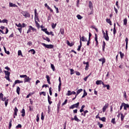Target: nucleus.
I'll list each match as a JSON object with an SVG mask.
<instances>
[{"label": "nucleus", "instance_id": "5", "mask_svg": "<svg viewBox=\"0 0 129 129\" xmlns=\"http://www.w3.org/2000/svg\"><path fill=\"white\" fill-rule=\"evenodd\" d=\"M80 42H81V41H82V42H87V38H85L84 36L81 37V36H80Z\"/></svg>", "mask_w": 129, "mask_h": 129}, {"label": "nucleus", "instance_id": "48", "mask_svg": "<svg viewBox=\"0 0 129 129\" xmlns=\"http://www.w3.org/2000/svg\"><path fill=\"white\" fill-rule=\"evenodd\" d=\"M77 18H78V20H81V19H82V17L80 15H78Z\"/></svg>", "mask_w": 129, "mask_h": 129}, {"label": "nucleus", "instance_id": "27", "mask_svg": "<svg viewBox=\"0 0 129 129\" xmlns=\"http://www.w3.org/2000/svg\"><path fill=\"white\" fill-rule=\"evenodd\" d=\"M126 24H127V20L126 18H125L123 20V25H124L125 26H126Z\"/></svg>", "mask_w": 129, "mask_h": 129}, {"label": "nucleus", "instance_id": "14", "mask_svg": "<svg viewBox=\"0 0 129 129\" xmlns=\"http://www.w3.org/2000/svg\"><path fill=\"white\" fill-rule=\"evenodd\" d=\"M9 6L11 8H16L18 7V6L16 5V4H14L12 3H9Z\"/></svg>", "mask_w": 129, "mask_h": 129}, {"label": "nucleus", "instance_id": "42", "mask_svg": "<svg viewBox=\"0 0 129 129\" xmlns=\"http://www.w3.org/2000/svg\"><path fill=\"white\" fill-rule=\"evenodd\" d=\"M51 68L52 69L53 71H55V67L54 66V64H51Z\"/></svg>", "mask_w": 129, "mask_h": 129}, {"label": "nucleus", "instance_id": "38", "mask_svg": "<svg viewBox=\"0 0 129 129\" xmlns=\"http://www.w3.org/2000/svg\"><path fill=\"white\" fill-rule=\"evenodd\" d=\"M99 119H100V120H102V121H105V119L106 118H105V117H103L102 118H100V117H99Z\"/></svg>", "mask_w": 129, "mask_h": 129}, {"label": "nucleus", "instance_id": "39", "mask_svg": "<svg viewBox=\"0 0 129 129\" xmlns=\"http://www.w3.org/2000/svg\"><path fill=\"white\" fill-rule=\"evenodd\" d=\"M8 102H9V99H8L7 100H5V104L6 107H7V106H8Z\"/></svg>", "mask_w": 129, "mask_h": 129}, {"label": "nucleus", "instance_id": "43", "mask_svg": "<svg viewBox=\"0 0 129 129\" xmlns=\"http://www.w3.org/2000/svg\"><path fill=\"white\" fill-rule=\"evenodd\" d=\"M111 122L112 123H113V124H115V118H112L111 120Z\"/></svg>", "mask_w": 129, "mask_h": 129}, {"label": "nucleus", "instance_id": "61", "mask_svg": "<svg viewBox=\"0 0 129 129\" xmlns=\"http://www.w3.org/2000/svg\"><path fill=\"white\" fill-rule=\"evenodd\" d=\"M5 78L7 79V80L10 81V76L5 77Z\"/></svg>", "mask_w": 129, "mask_h": 129}, {"label": "nucleus", "instance_id": "55", "mask_svg": "<svg viewBox=\"0 0 129 129\" xmlns=\"http://www.w3.org/2000/svg\"><path fill=\"white\" fill-rule=\"evenodd\" d=\"M125 41L126 42V44H127L128 43V39L127 37L125 38Z\"/></svg>", "mask_w": 129, "mask_h": 129}, {"label": "nucleus", "instance_id": "33", "mask_svg": "<svg viewBox=\"0 0 129 129\" xmlns=\"http://www.w3.org/2000/svg\"><path fill=\"white\" fill-rule=\"evenodd\" d=\"M29 28H30V30H32V31H33V32H35L36 31V29H35L34 28L32 27V26H29Z\"/></svg>", "mask_w": 129, "mask_h": 129}, {"label": "nucleus", "instance_id": "36", "mask_svg": "<svg viewBox=\"0 0 129 129\" xmlns=\"http://www.w3.org/2000/svg\"><path fill=\"white\" fill-rule=\"evenodd\" d=\"M60 34H61V35H64V29L60 28Z\"/></svg>", "mask_w": 129, "mask_h": 129}, {"label": "nucleus", "instance_id": "37", "mask_svg": "<svg viewBox=\"0 0 129 129\" xmlns=\"http://www.w3.org/2000/svg\"><path fill=\"white\" fill-rule=\"evenodd\" d=\"M12 121H13V120L10 119V121L9 122V128H11V127H12Z\"/></svg>", "mask_w": 129, "mask_h": 129}, {"label": "nucleus", "instance_id": "52", "mask_svg": "<svg viewBox=\"0 0 129 129\" xmlns=\"http://www.w3.org/2000/svg\"><path fill=\"white\" fill-rule=\"evenodd\" d=\"M35 24L36 25V26L39 28V27H40V25L39 24V23H38V22H37L36 21H35Z\"/></svg>", "mask_w": 129, "mask_h": 129}, {"label": "nucleus", "instance_id": "34", "mask_svg": "<svg viewBox=\"0 0 129 129\" xmlns=\"http://www.w3.org/2000/svg\"><path fill=\"white\" fill-rule=\"evenodd\" d=\"M18 56H22L23 57V54H22V51L21 50H18Z\"/></svg>", "mask_w": 129, "mask_h": 129}, {"label": "nucleus", "instance_id": "32", "mask_svg": "<svg viewBox=\"0 0 129 129\" xmlns=\"http://www.w3.org/2000/svg\"><path fill=\"white\" fill-rule=\"evenodd\" d=\"M91 75V74H90L88 76H86L84 78V81H87V79H88V77H90V76Z\"/></svg>", "mask_w": 129, "mask_h": 129}, {"label": "nucleus", "instance_id": "17", "mask_svg": "<svg viewBox=\"0 0 129 129\" xmlns=\"http://www.w3.org/2000/svg\"><path fill=\"white\" fill-rule=\"evenodd\" d=\"M74 120H76V121H77L78 122H80V121H81V120L77 117V116L76 115L74 116Z\"/></svg>", "mask_w": 129, "mask_h": 129}, {"label": "nucleus", "instance_id": "59", "mask_svg": "<svg viewBox=\"0 0 129 129\" xmlns=\"http://www.w3.org/2000/svg\"><path fill=\"white\" fill-rule=\"evenodd\" d=\"M74 45V43L72 42L70 43L69 46H70V47H72V46H73Z\"/></svg>", "mask_w": 129, "mask_h": 129}, {"label": "nucleus", "instance_id": "29", "mask_svg": "<svg viewBox=\"0 0 129 129\" xmlns=\"http://www.w3.org/2000/svg\"><path fill=\"white\" fill-rule=\"evenodd\" d=\"M67 95L68 96H70V95H72V92H71V91H68Z\"/></svg>", "mask_w": 129, "mask_h": 129}, {"label": "nucleus", "instance_id": "45", "mask_svg": "<svg viewBox=\"0 0 129 129\" xmlns=\"http://www.w3.org/2000/svg\"><path fill=\"white\" fill-rule=\"evenodd\" d=\"M16 26L18 28H22V24L21 23H19V24H16Z\"/></svg>", "mask_w": 129, "mask_h": 129}, {"label": "nucleus", "instance_id": "47", "mask_svg": "<svg viewBox=\"0 0 129 129\" xmlns=\"http://www.w3.org/2000/svg\"><path fill=\"white\" fill-rule=\"evenodd\" d=\"M8 21L7 19H4L2 20V23H6L7 24H8Z\"/></svg>", "mask_w": 129, "mask_h": 129}, {"label": "nucleus", "instance_id": "63", "mask_svg": "<svg viewBox=\"0 0 129 129\" xmlns=\"http://www.w3.org/2000/svg\"><path fill=\"white\" fill-rule=\"evenodd\" d=\"M106 86V87H107V89L108 90H109V88H110L109 85H107Z\"/></svg>", "mask_w": 129, "mask_h": 129}, {"label": "nucleus", "instance_id": "64", "mask_svg": "<svg viewBox=\"0 0 129 129\" xmlns=\"http://www.w3.org/2000/svg\"><path fill=\"white\" fill-rule=\"evenodd\" d=\"M46 40L47 42H50V38L49 37H46Z\"/></svg>", "mask_w": 129, "mask_h": 129}, {"label": "nucleus", "instance_id": "40", "mask_svg": "<svg viewBox=\"0 0 129 129\" xmlns=\"http://www.w3.org/2000/svg\"><path fill=\"white\" fill-rule=\"evenodd\" d=\"M20 78H26L27 77L26 75H21L20 76Z\"/></svg>", "mask_w": 129, "mask_h": 129}, {"label": "nucleus", "instance_id": "6", "mask_svg": "<svg viewBox=\"0 0 129 129\" xmlns=\"http://www.w3.org/2000/svg\"><path fill=\"white\" fill-rule=\"evenodd\" d=\"M108 103L105 104V105L103 107L102 110L103 112H105V110H106V109L108 108Z\"/></svg>", "mask_w": 129, "mask_h": 129}, {"label": "nucleus", "instance_id": "4", "mask_svg": "<svg viewBox=\"0 0 129 129\" xmlns=\"http://www.w3.org/2000/svg\"><path fill=\"white\" fill-rule=\"evenodd\" d=\"M22 14L25 18H29L30 17V14L27 12H22Z\"/></svg>", "mask_w": 129, "mask_h": 129}, {"label": "nucleus", "instance_id": "11", "mask_svg": "<svg viewBox=\"0 0 129 129\" xmlns=\"http://www.w3.org/2000/svg\"><path fill=\"white\" fill-rule=\"evenodd\" d=\"M123 105L124 110H126L127 109L126 108H128L129 107V105L127 104H125V103H123Z\"/></svg>", "mask_w": 129, "mask_h": 129}, {"label": "nucleus", "instance_id": "7", "mask_svg": "<svg viewBox=\"0 0 129 129\" xmlns=\"http://www.w3.org/2000/svg\"><path fill=\"white\" fill-rule=\"evenodd\" d=\"M58 81L59 82V85H58V91H60V90H61V85H62V82H61V78L60 77H59Z\"/></svg>", "mask_w": 129, "mask_h": 129}, {"label": "nucleus", "instance_id": "31", "mask_svg": "<svg viewBox=\"0 0 129 129\" xmlns=\"http://www.w3.org/2000/svg\"><path fill=\"white\" fill-rule=\"evenodd\" d=\"M4 72L7 76H10V73L9 71H5Z\"/></svg>", "mask_w": 129, "mask_h": 129}, {"label": "nucleus", "instance_id": "20", "mask_svg": "<svg viewBox=\"0 0 129 129\" xmlns=\"http://www.w3.org/2000/svg\"><path fill=\"white\" fill-rule=\"evenodd\" d=\"M106 22H107L108 24H109L110 26H112V23H111V21H110V19H107L106 20Z\"/></svg>", "mask_w": 129, "mask_h": 129}, {"label": "nucleus", "instance_id": "23", "mask_svg": "<svg viewBox=\"0 0 129 129\" xmlns=\"http://www.w3.org/2000/svg\"><path fill=\"white\" fill-rule=\"evenodd\" d=\"M86 95H87V93L86 92L85 90H84V94L82 97V98H83V97H85V96H86Z\"/></svg>", "mask_w": 129, "mask_h": 129}, {"label": "nucleus", "instance_id": "60", "mask_svg": "<svg viewBox=\"0 0 129 129\" xmlns=\"http://www.w3.org/2000/svg\"><path fill=\"white\" fill-rule=\"evenodd\" d=\"M27 45H28V46H31L32 45V42L29 41L27 43Z\"/></svg>", "mask_w": 129, "mask_h": 129}, {"label": "nucleus", "instance_id": "21", "mask_svg": "<svg viewBox=\"0 0 129 129\" xmlns=\"http://www.w3.org/2000/svg\"><path fill=\"white\" fill-rule=\"evenodd\" d=\"M82 46V42L80 41V45H79L77 50L80 51V49H81Z\"/></svg>", "mask_w": 129, "mask_h": 129}, {"label": "nucleus", "instance_id": "56", "mask_svg": "<svg viewBox=\"0 0 129 129\" xmlns=\"http://www.w3.org/2000/svg\"><path fill=\"white\" fill-rule=\"evenodd\" d=\"M122 107H123V103H122V104L120 107V110H121L122 109Z\"/></svg>", "mask_w": 129, "mask_h": 129}, {"label": "nucleus", "instance_id": "51", "mask_svg": "<svg viewBox=\"0 0 129 129\" xmlns=\"http://www.w3.org/2000/svg\"><path fill=\"white\" fill-rule=\"evenodd\" d=\"M16 128H19L22 127V125L21 124H18L17 126H16Z\"/></svg>", "mask_w": 129, "mask_h": 129}, {"label": "nucleus", "instance_id": "18", "mask_svg": "<svg viewBox=\"0 0 129 129\" xmlns=\"http://www.w3.org/2000/svg\"><path fill=\"white\" fill-rule=\"evenodd\" d=\"M20 91H21V88L20 87H17L16 92L18 95H20Z\"/></svg>", "mask_w": 129, "mask_h": 129}, {"label": "nucleus", "instance_id": "2", "mask_svg": "<svg viewBox=\"0 0 129 129\" xmlns=\"http://www.w3.org/2000/svg\"><path fill=\"white\" fill-rule=\"evenodd\" d=\"M104 38L106 40V41L109 40V37H108V33L107 30L106 31V33L105 32H104Z\"/></svg>", "mask_w": 129, "mask_h": 129}, {"label": "nucleus", "instance_id": "44", "mask_svg": "<svg viewBox=\"0 0 129 129\" xmlns=\"http://www.w3.org/2000/svg\"><path fill=\"white\" fill-rule=\"evenodd\" d=\"M71 71V75H73V74H74V70H73V69H71L70 70Z\"/></svg>", "mask_w": 129, "mask_h": 129}, {"label": "nucleus", "instance_id": "57", "mask_svg": "<svg viewBox=\"0 0 129 129\" xmlns=\"http://www.w3.org/2000/svg\"><path fill=\"white\" fill-rule=\"evenodd\" d=\"M123 97H124V98H126V93L125 92V91H124Z\"/></svg>", "mask_w": 129, "mask_h": 129}, {"label": "nucleus", "instance_id": "1", "mask_svg": "<svg viewBox=\"0 0 129 129\" xmlns=\"http://www.w3.org/2000/svg\"><path fill=\"white\" fill-rule=\"evenodd\" d=\"M42 45L47 49H53V48H54V45L52 44H46L45 43H42Z\"/></svg>", "mask_w": 129, "mask_h": 129}, {"label": "nucleus", "instance_id": "24", "mask_svg": "<svg viewBox=\"0 0 129 129\" xmlns=\"http://www.w3.org/2000/svg\"><path fill=\"white\" fill-rule=\"evenodd\" d=\"M82 91H83V90L82 89H79V90L77 91V94H76V95H78V94H79V93H80V92H82Z\"/></svg>", "mask_w": 129, "mask_h": 129}, {"label": "nucleus", "instance_id": "41", "mask_svg": "<svg viewBox=\"0 0 129 129\" xmlns=\"http://www.w3.org/2000/svg\"><path fill=\"white\" fill-rule=\"evenodd\" d=\"M39 94H40V95H42V94H43V95L44 96H46V92H40V93H39Z\"/></svg>", "mask_w": 129, "mask_h": 129}, {"label": "nucleus", "instance_id": "22", "mask_svg": "<svg viewBox=\"0 0 129 129\" xmlns=\"http://www.w3.org/2000/svg\"><path fill=\"white\" fill-rule=\"evenodd\" d=\"M21 113H22V116H23V117H24V116H25V109H22V111H21Z\"/></svg>", "mask_w": 129, "mask_h": 129}, {"label": "nucleus", "instance_id": "62", "mask_svg": "<svg viewBox=\"0 0 129 129\" xmlns=\"http://www.w3.org/2000/svg\"><path fill=\"white\" fill-rule=\"evenodd\" d=\"M89 44H90V40L89 39L87 43V46H89Z\"/></svg>", "mask_w": 129, "mask_h": 129}, {"label": "nucleus", "instance_id": "50", "mask_svg": "<svg viewBox=\"0 0 129 129\" xmlns=\"http://www.w3.org/2000/svg\"><path fill=\"white\" fill-rule=\"evenodd\" d=\"M116 33V30L115 29V27L113 28V35Z\"/></svg>", "mask_w": 129, "mask_h": 129}, {"label": "nucleus", "instance_id": "54", "mask_svg": "<svg viewBox=\"0 0 129 129\" xmlns=\"http://www.w3.org/2000/svg\"><path fill=\"white\" fill-rule=\"evenodd\" d=\"M4 98V94L3 93L0 94V98L2 99Z\"/></svg>", "mask_w": 129, "mask_h": 129}, {"label": "nucleus", "instance_id": "35", "mask_svg": "<svg viewBox=\"0 0 129 129\" xmlns=\"http://www.w3.org/2000/svg\"><path fill=\"white\" fill-rule=\"evenodd\" d=\"M105 48V42L103 41L102 50L103 51H104Z\"/></svg>", "mask_w": 129, "mask_h": 129}, {"label": "nucleus", "instance_id": "58", "mask_svg": "<svg viewBox=\"0 0 129 129\" xmlns=\"http://www.w3.org/2000/svg\"><path fill=\"white\" fill-rule=\"evenodd\" d=\"M18 108H17V107H16L14 109V112H18Z\"/></svg>", "mask_w": 129, "mask_h": 129}, {"label": "nucleus", "instance_id": "19", "mask_svg": "<svg viewBox=\"0 0 129 129\" xmlns=\"http://www.w3.org/2000/svg\"><path fill=\"white\" fill-rule=\"evenodd\" d=\"M42 31L45 32V34H47V35H50V32H48L47 31V28L42 29Z\"/></svg>", "mask_w": 129, "mask_h": 129}, {"label": "nucleus", "instance_id": "30", "mask_svg": "<svg viewBox=\"0 0 129 129\" xmlns=\"http://www.w3.org/2000/svg\"><path fill=\"white\" fill-rule=\"evenodd\" d=\"M119 54H120V58H121V59H122V58H123V57H124V54L122 53L121 52V51L119 52Z\"/></svg>", "mask_w": 129, "mask_h": 129}, {"label": "nucleus", "instance_id": "15", "mask_svg": "<svg viewBox=\"0 0 129 129\" xmlns=\"http://www.w3.org/2000/svg\"><path fill=\"white\" fill-rule=\"evenodd\" d=\"M24 82L23 81H20L19 80H17L15 81V84H20V83H23Z\"/></svg>", "mask_w": 129, "mask_h": 129}, {"label": "nucleus", "instance_id": "16", "mask_svg": "<svg viewBox=\"0 0 129 129\" xmlns=\"http://www.w3.org/2000/svg\"><path fill=\"white\" fill-rule=\"evenodd\" d=\"M46 78L47 79V81L48 84H51V82H50V77L48 75H46Z\"/></svg>", "mask_w": 129, "mask_h": 129}, {"label": "nucleus", "instance_id": "49", "mask_svg": "<svg viewBox=\"0 0 129 129\" xmlns=\"http://www.w3.org/2000/svg\"><path fill=\"white\" fill-rule=\"evenodd\" d=\"M66 103H67V99H66L64 102L62 103V106H63V105H65V104H66Z\"/></svg>", "mask_w": 129, "mask_h": 129}, {"label": "nucleus", "instance_id": "53", "mask_svg": "<svg viewBox=\"0 0 129 129\" xmlns=\"http://www.w3.org/2000/svg\"><path fill=\"white\" fill-rule=\"evenodd\" d=\"M27 25L25 23H23L22 25H21V28H25Z\"/></svg>", "mask_w": 129, "mask_h": 129}, {"label": "nucleus", "instance_id": "25", "mask_svg": "<svg viewBox=\"0 0 129 129\" xmlns=\"http://www.w3.org/2000/svg\"><path fill=\"white\" fill-rule=\"evenodd\" d=\"M99 61H102V64H103L104 63H105V59L104 58H100L99 59Z\"/></svg>", "mask_w": 129, "mask_h": 129}, {"label": "nucleus", "instance_id": "26", "mask_svg": "<svg viewBox=\"0 0 129 129\" xmlns=\"http://www.w3.org/2000/svg\"><path fill=\"white\" fill-rule=\"evenodd\" d=\"M29 52H31V53H32L33 55L36 54V51L34 49H30Z\"/></svg>", "mask_w": 129, "mask_h": 129}, {"label": "nucleus", "instance_id": "13", "mask_svg": "<svg viewBox=\"0 0 129 129\" xmlns=\"http://www.w3.org/2000/svg\"><path fill=\"white\" fill-rule=\"evenodd\" d=\"M96 84L97 85H99L100 84H103V82L101 80H98L96 82Z\"/></svg>", "mask_w": 129, "mask_h": 129}, {"label": "nucleus", "instance_id": "9", "mask_svg": "<svg viewBox=\"0 0 129 129\" xmlns=\"http://www.w3.org/2000/svg\"><path fill=\"white\" fill-rule=\"evenodd\" d=\"M83 64H86L85 70H88V68L89 67V62L83 61Z\"/></svg>", "mask_w": 129, "mask_h": 129}, {"label": "nucleus", "instance_id": "3", "mask_svg": "<svg viewBox=\"0 0 129 129\" xmlns=\"http://www.w3.org/2000/svg\"><path fill=\"white\" fill-rule=\"evenodd\" d=\"M79 106V102H78L75 104L72 105V106H70V109H73L75 108H77Z\"/></svg>", "mask_w": 129, "mask_h": 129}, {"label": "nucleus", "instance_id": "10", "mask_svg": "<svg viewBox=\"0 0 129 129\" xmlns=\"http://www.w3.org/2000/svg\"><path fill=\"white\" fill-rule=\"evenodd\" d=\"M34 14H35V19L37 20V21L39 20V18H38V13H37V9L34 10Z\"/></svg>", "mask_w": 129, "mask_h": 129}, {"label": "nucleus", "instance_id": "12", "mask_svg": "<svg viewBox=\"0 0 129 129\" xmlns=\"http://www.w3.org/2000/svg\"><path fill=\"white\" fill-rule=\"evenodd\" d=\"M89 7L91 11H93V6L92 5V3H91V2H89Z\"/></svg>", "mask_w": 129, "mask_h": 129}, {"label": "nucleus", "instance_id": "46", "mask_svg": "<svg viewBox=\"0 0 129 129\" xmlns=\"http://www.w3.org/2000/svg\"><path fill=\"white\" fill-rule=\"evenodd\" d=\"M124 118V116L122 113H121V120L122 121Z\"/></svg>", "mask_w": 129, "mask_h": 129}, {"label": "nucleus", "instance_id": "8", "mask_svg": "<svg viewBox=\"0 0 129 129\" xmlns=\"http://www.w3.org/2000/svg\"><path fill=\"white\" fill-rule=\"evenodd\" d=\"M32 79L30 78L27 76V77H26L24 79V83H26V82H30V81Z\"/></svg>", "mask_w": 129, "mask_h": 129}, {"label": "nucleus", "instance_id": "28", "mask_svg": "<svg viewBox=\"0 0 129 129\" xmlns=\"http://www.w3.org/2000/svg\"><path fill=\"white\" fill-rule=\"evenodd\" d=\"M56 26H57V24H54V23H52L51 24V27L52 28V29H55L56 28Z\"/></svg>", "mask_w": 129, "mask_h": 129}]
</instances>
